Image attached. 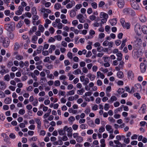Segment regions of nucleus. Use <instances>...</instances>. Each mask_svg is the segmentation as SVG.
Here are the masks:
<instances>
[{
  "instance_id": "nucleus-37",
  "label": "nucleus",
  "mask_w": 147,
  "mask_h": 147,
  "mask_svg": "<svg viewBox=\"0 0 147 147\" xmlns=\"http://www.w3.org/2000/svg\"><path fill=\"white\" fill-rule=\"evenodd\" d=\"M133 74L131 71H129L128 72V77L132 78L133 77Z\"/></svg>"
},
{
  "instance_id": "nucleus-46",
  "label": "nucleus",
  "mask_w": 147,
  "mask_h": 147,
  "mask_svg": "<svg viewBox=\"0 0 147 147\" xmlns=\"http://www.w3.org/2000/svg\"><path fill=\"white\" fill-rule=\"evenodd\" d=\"M80 127L82 129H85L87 128V125L86 124H82L80 126Z\"/></svg>"
},
{
  "instance_id": "nucleus-52",
  "label": "nucleus",
  "mask_w": 147,
  "mask_h": 147,
  "mask_svg": "<svg viewBox=\"0 0 147 147\" xmlns=\"http://www.w3.org/2000/svg\"><path fill=\"white\" fill-rule=\"evenodd\" d=\"M135 38L136 39V40H135L134 42H136H136H138L139 43H140L141 44L142 42V40L140 38H138L136 36L135 37Z\"/></svg>"
},
{
  "instance_id": "nucleus-4",
  "label": "nucleus",
  "mask_w": 147,
  "mask_h": 147,
  "mask_svg": "<svg viewBox=\"0 0 147 147\" xmlns=\"http://www.w3.org/2000/svg\"><path fill=\"white\" fill-rule=\"evenodd\" d=\"M140 28L141 26L139 24H136L135 26L134 30L138 36L140 35L141 34L139 32L140 31Z\"/></svg>"
},
{
  "instance_id": "nucleus-24",
  "label": "nucleus",
  "mask_w": 147,
  "mask_h": 147,
  "mask_svg": "<svg viewBox=\"0 0 147 147\" xmlns=\"http://www.w3.org/2000/svg\"><path fill=\"white\" fill-rule=\"evenodd\" d=\"M136 44V42H134V47L135 49H138L140 48V46L141 45V44L137 42Z\"/></svg>"
},
{
  "instance_id": "nucleus-27",
  "label": "nucleus",
  "mask_w": 147,
  "mask_h": 147,
  "mask_svg": "<svg viewBox=\"0 0 147 147\" xmlns=\"http://www.w3.org/2000/svg\"><path fill=\"white\" fill-rule=\"evenodd\" d=\"M9 71L8 69H2L0 71V73L2 75H3L9 72Z\"/></svg>"
},
{
  "instance_id": "nucleus-43",
  "label": "nucleus",
  "mask_w": 147,
  "mask_h": 147,
  "mask_svg": "<svg viewBox=\"0 0 147 147\" xmlns=\"http://www.w3.org/2000/svg\"><path fill=\"white\" fill-rule=\"evenodd\" d=\"M124 64V63L123 61H120L119 63V65H118V66L119 67H120L121 69H123V65Z\"/></svg>"
},
{
  "instance_id": "nucleus-8",
  "label": "nucleus",
  "mask_w": 147,
  "mask_h": 147,
  "mask_svg": "<svg viewBox=\"0 0 147 147\" xmlns=\"http://www.w3.org/2000/svg\"><path fill=\"white\" fill-rule=\"evenodd\" d=\"M35 121L37 124V127L38 131H39L41 129V122L40 119L38 118L35 119Z\"/></svg>"
},
{
  "instance_id": "nucleus-15",
  "label": "nucleus",
  "mask_w": 147,
  "mask_h": 147,
  "mask_svg": "<svg viewBox=\"0 0 147 147\" xmlns=\"http://www.w3.org/2000/svg\"><path fill=\"white\" fill-rule=\"evenodd\" d=\"M69 15L71 18L75 17L76 15V12L75 10L74 9L71 10L70 11Z\"/></svg>"
},
{
  "instance_id": "nucleus-39",
  "label": "nucleus",
  "mask_w": 147,
  "mask_h": 147,
  "mask_svg": "<svg viewBox=\"0 0 147 147\" xmlns=\"http://www.w3.org/2000/svg\"><path fill=\"white\" fill-rule=\"evenodd\" d=\"M31 13L33 15L37 14V11L36 7H33L32 9Z\"/></svg>"
},
{
  "instance_id": "nucleus-21",
  "label": "nucleus",
  "mask_w": 147,
  "mask_h": 147,
  "mask_svg": "<svg viewBox=\"0 0 147 147\" xmlns=\"http://www.w3.org/2000/svg\"><path fill=\"white\" fill-rule=\"evenodd\" d=\"M6 85L4 82H0V89H4L6 88Z\"/></svg>"
},
{
  "instance_id": "nucleus-19",
  "label": "nucleus",
  "mask_w": 147,
  "mask_h": 147,
  "mask_svg": "<svg viewBox=\"0 0 147 147\" xmlns=\"http://www.w3.org/2000/svg\"><path fill=\"white\" fill-rule=\"evenodd\" d=\"M87 76L88 77L91 81H92L94 80L95 76L94 75H92L90 73L88 74L87 75Z\"/></svg>"
},
{
  "instance_id": "nucleus-62",
  "label": "nucleus",
  "mask_w": 147,
  "mask_h": 147,
  "mask_svg": "<svg viewBox=\"0 0 147 147\" xmlns=\"http://www.w3.org/2000/svg\"><path fill=\"white\" fill-rule=\"evenodd\" d=\"M105 4V3L103 1H101L98 4V7H102Z\"/></svg>"
},
{
  "instance_id": "nucleus-51",
  "label": "nucleus",
  "mask_w": 147,
  "mask_h": 147,
  "mask_svg": "<svg viewBox=\"0 0 147 147\" xmlns=\"http://www.w3.org/2000/svg\"><path fill=\"white\" fill-rule=\"evenodd\" d=\"M134 95L135 97L137 98L139 100L141 98V96L139 93H135L134 94Z\"/></svg>"
},
{
  "instance_id": "nucleus-44",
  "label": "nucleus",
  "mask_w": 147,
  "mask_h": 147,
  "mask_svg": "<svg viewBox=\"0 0 147 147\" xmlns=\"http://www.w3.org/2000/svg\"><path fill=\"white\" fill-rule=\"evenodd\" d=\"M68 111L70 113H72L73 114H75L77 112L76 110H74L72 108H69L68 110Z\"/></svg>"
},
{
  "instance_id": "nucleus-30",
  "label": "nucleus",
  "mask_w": 147,
  "mask_h": 147,
  "mask_svg": "<svg viewBox=\"0 0 147 147\" xmlns=\"http://www.w3.org/2000/svg\"><path fill=\"white\" fill-rule=\"evenodd\" d=\"M115 143L116 144L117 147H122V144L118 140H114Z\"/></svg>"
},
{
  "instance_id": "nucleus-23",
  "label": "nucleus",
  "mask_w": 147,
  "mask_h": 147,
  "mask_svg": "<svg viewBox=\"0 0 147 147\" xmlns=\"http://www.w3.org/2000/svg\"><path fill=\"white\" fill-rule=\"evenodd\" d=\"M73 74L75 75H78L79 74H82H82V71L81 70L79 69H77L75 70L73 72Z\"/></svg>"
},
{
  "instance_id": "nucleus-49",
  "label": "nucleus",
  "mask_w": 147,
  "mask_h": 147,
  "mask_svg": "<svg viewBox=\"0 0 147 147\" xmlns=\"http://www.w3.org/2000/svg\"><path fill=\"white\" fill-rule=\"evenodd\" d=\"M110 108V106L107 103L105 104L104 106V109L105 111H107Z\"/></svg>"
},
{
  "instance_id": "nucleus-13",
  "label": "nucleus",
  "mask_w": 147,
  "mask_h": 147,
  "mask_svg": "<svg viewBox=\"0 0 147 147\" xmlns=\"http://www.w3.org/2000/svg\"><path fill=\"white\" fill-rule=\"evenodd\" d=\"M134 87L135 88V89L138 92L140 91L142 89L141 85L139 84H135Z\"/></svg>"
},
{
  "instance_id": "nucleus-12",
  "label": "nucleus",
  "mask_w": 147,
  "mask_h": 147,
  "mask_svg": "<svg viewBox=\"0 0 147 147\" xmlns=\"http://www.w3.org/2000/svg\"><path fill=\"white\" fill-rule=\"evenodd\" d=\"M83 15L81 14H79L77 16V18L79 20V22L82 23H83L84 22L85 20L83 18Z\"/></svg>"
},
{
  "instance_id": "nucleus-60",
  "label": "nucleus",
  "mask_w": 147,
  "mask_h": 147,
  "mask_svg": "<svg viewBox=\"0 0 147 147\" xmlns=\"http://www.w3.org/2000/svg\"><path fill=\"white\" fill-rule=\"evenodd\" d=\"M25 111L24 109H20L19 111V113L20 115H23L25 113Z\"/></svg>"
},
{
  "instance_id": "nucleus-47",
  "label": "nucleus",
  "mask_w": 147,
  "mask_h": 147,
  "mask_svg": "<svg viewBox=\"0 0 147 147\" xmlns=\"http://www.w3.org/2000/svg\"><path fill=\"white\" fill-rule=\"evenodd\" d=\"M4 79L5 80L7 81H9L10 80V77L9 74L5 75L4 77Z\"/></svg>"
},
{
  "instance_id": "nucleus-48",
  "label": "nucleus",
  "mask_w": 147,
  "mask_h": 147,
  "mask_svg": "<svg viewBox=\"0 0 147 147\" xmlns=\"http://www.w3.org/2000/svg\"><path fill=\"white\" fill-rule=\"evenodd\" d=\"M55 38H57V39L58 41H60L62 39V36L60 35H58L54 36Z\"/></svg>"
},
{
  "instance_id": "nucleus-57",
  "label": "nucleus",
  "mask_w": 147,
  "mask_h": 147,
  "mask_svg": "<svg viewBox=\"0 0 147 147\" xmlns=\"http://www.w3.org/2000/svg\"><path fill=\"white\" fill-rule=\"evenodd\" d=\"M139 141H142L144 143H146L147 142V138H138Z\"/></svg>"
},
{
  "instance_id": "nucleus-63",
  "label": "nucleus",
  "mask_w": 147,
  "mask_h": 147,
  "mask_svg": "<svg viewBox=\"0 0 147 147\" xmlns=\"http://www.w3.org/2000/svg\"><path fill=\"white\" fill-rule=\"evenodd\" d=\"M97 84L98 86H101L102 84V82L100 80H98L97 81Z\"/></svg>"
},
{
  "instance_id": "nucleus-58",
  "label": "nucleus",
  "mask_w": 147,
  "mask_h": 147,
  "mask_svg": "<svg viewBox=\"0 0 147 147\" xmlns=\"http://www.w3.org/2000/svg\"><path fill=\"white\" fill-rule=\"evenodd\" d=\"M124 91L125 90L123 88H119L118 90V93L120 94L123 93Z\"/></svg>"
},
{
  "instance_id": "nucleus-20",
  "label": "nucleus",
  "mask_w": 147,
  "mask_h": 147,
  "mask_svg": "<svg viewBox=\"0 0 147 147\" xmlns=\"http://www.w3.org/2000/svg\"><path fill=\"white\" fill-rule=\"evenodd\" d=\"M116 55L117 57V60L118 61H120L122 59V54L120 52H118L116 54Z\"/></svg>"
},
{
  "instance_id": "nucleus-2",
  "label": "nucleus",
  "mask_w": 147,
  "mask_h": 147,
  "mask_svg": "<svg viewBox=\"0 0 147 147\" xmlns=\"http://www.w3.org/2000/svg\"><path fill=\"white\" fill-rule=\"evenodd\" d=\"M15 25L14 22H12L9 24H6L5 25V27L7 30L11 31L13 30V27Z\"/></svg>"
},
{
  "instance_id": "nucleus-36",
  "label": "nucleus",
  "mask_w": 147,
  "mask_h": 147,
  "mask_svg": "<svg viewBox=\"0 0 147 147\" xmlns=\"http://www.w3.org/2000/svg\"><path fill=\"white\" fill-rule=\"evenodd\" d=\"M110 23L112 26H114L117 23V21L115 19H113L110 21Z\"/></svg>"
},
{
  "instance_id": "nucleus-26",
  "label": "nucleus",
  "mask_w": 147,
  "mask_h": 147,
  "mask_svg": "<svg viewBox=\"0 0 147 147\" xmlns=\"http://www.w3.org/2000/svg\"><path fill=\"white\" fill-rule=\"evenodd\" d=\"M142 31L144 34H147V27L145 25H143L142 27Z\"/></svg>"
},
{
  "instance_id": "nucleus-17",
  "label": "nucleus",
  "mask_w": 147,
  "mask_h": 147,
  "mask_svg": "<svg viewBox=\"0 0 147 147\" xmlns=\"http://www.w3.org/2000/svg\"><path fill=\"white\" fill-rule=\"evenodd\" d=\"M97 78H98L99 77L100 78L103 79L105 77V75L102 73H101L100 71H98L97 72Z\"/></svg>"
},
{
  "instance_id": "nucleus-42",
  "label": "nucleus",
  "mask_w": 147,
  "mask_h": 147,
  "mask_svg": "<svg viewBox=\"0 0 147 147\" xmlns=\"http://www.w3.org/2000/svg\"><path fill=\"white\" fill-rule=\"evenodd\" d=\"M14 47V49L15 50H17L19 48L20 45L18 43L16 42L15 44Z\"/></svg>"
},
{
  "instance_id": "nucleus-9",
  "label": "nucleus",
  "mask_w": 147,
  "mask_h": 147,
  "mask_svg": "<svg viewBox=\"0 0 147 147\" xmlns=\"http://www.w3.org/2000/svg\"><path fill=\"white\" fill-rule=\"evenodd\" d=\"M18 10L15 12V14L17 15H20L22 14L24 8L21 6H19L18 8Z\"/></svg>"
},
{
  "instance_id": "nucleus-6",
  "label": "nucleus",
  "mask_w": 147,
  "mask_h": 147,
  "mask_svg": "<svg viewBox=\"0 0 147 147\" xmlns=\"http://www.w3.org/2000/svg\"><path fill=\"white\" fill-rule=\"evenodd\" d=\"M118 7L120 8H122L125 5L124 0H117Z\"/></svg>"
},
{
  "instance_id": "nucleus-38",
  "label": "nucleus",
  "mask_w": 147,
  "mask_h": 147,
  "mask_svg": "<svg viewBox=\"0 0 147 147\" xmlns=\"http://www.w3.org/2000/svg\"><path fill=\"white\" fill-rule=\"evenodd\" d=\"M13 65V61H8L7 64V66L8 68L11 67Z\"/></svg>"
},
{
  "instance_id": "nucleus-33",
  "label": "nucleus",
  "mask_w": 147,
  "mask_h": 147,
  "mask_svg": "<svg viewBox=\"0 0 147 147\" xmlns=\"http://www.w3.org/2000/svg\"><path fill=\"white\" fill-rule=\"evenodd\" d=\"M75 93V91L72 90H70L69 92H67L66 94V95L67 96H68L69 95H74Z\"/></svg>"
},
{
  "instance_id": "nucleus-56",
  "label": "nucleus",
  "mask_w": 147,
  "mask_h": 147,
  "mask_svg": "<svg viewBox=\"0 0 147 147\" xmlns=\"http://www.w3.org/2000/svg\"><path fill=\"white\" fill-rule=\"evenodd\" d=\"M92 94V92H86L85 94L83 96L84 97L85 96H90Z\"/></svg>"
},
{
  "instance_id": "nucleus-45",
  "label": "nucleus",
  "mask_w": 147,
  "mask_h": 147,
  "mask_svg": "<svg viewBox=\"0 0 147 147\" xmlns=\"http://www.w3.org/2000/svg\"><path fill=\"white\" fill-rule=\"evenodd\" d=\"M105 140L102 139L100 140V142L101 144V145H100L101 147H105Z\"/></svg>"
},
{
  "instance_id": "nucleus-18",
  "label": "nucleus",
  "mask_w": 147,
  "mask_h": 147,
  "mask_svg": "<svg viewBox=\"0 0 147 147\" xmlns=\"http://www.w3.org/2000/svg\"><path fill=\"white\" fill-rule=\"evenodd\" d=\"M100 16L101 18H107L108 17V15L107 14L103 12L100 13Z\"/></svg>"
},
{
  "instance_id": "nucleus-29",
  "label": "nucleus",
  "mask_w": 147,
  "mask_h": 147,
  "mask_svg": "<svg viewBox=\"0 0 147 147\" xmlns=\"http://www.w3.org/2000/svg\"><path fill=\"white\" fill-rule=\"evenodd\" d=\"M38 29L41 32H43L44 31L45 28L42 25L40 24L38 26Z\"/></svg>"
},
{
  "instance_id": "nucleus-16",
  "label": "nucleus",
  "mask_w": 147,
  "mask_h": 147,
  "mask_svg": "<svg viewBox=\"0 0 147 147\" xmlns=\"http://www.w3.org/2000/svg\"><path fill=\"white\" fill-rule=\"evenodd\" d=\"M37 30V27L36 26H33L32 28H31L29 32L30 35H32L33 32H35Z\"/></svg>"
},
{
  "instance_id": "nucleus-3",
  "label": "nucleus",
  "mask_w": 147,
  "mask_h": 147,
  "mask_svg": "<svg viewBox=\"0 0 147 147\" xmlns=\"http://www.w3.org/2000/svg\"><path fill=\"white\" fill-rule=\"evenodd\" d=\"M2 39L3 41V46L4 47H7L9 44V40L8 38L4 39V38H3L1 37H0V41L2 42L1 40Z\"/></svg>"
},
{
  "instance_id": "nucleus-22",
  "label": "nucleus",
  "mask_w": 147,
  "mask_h": 147,
  "mask_svg": "<svg viewBox=\"0 0 147 147\" xmlns=\"http://www.w3.org/2000/svg\"><path fill=\"white\" fill-rule=\"evenodd\" d=\"M63 129L65 130H66L69 133H71L72 131V129L71 127H68L67 126H65L64 127Z\"/></svg>"
},
{
  "instance_id": "nucleus-7",
  "label": "nucleus",
  "mask_w": 147,
  "mask_h": 147,
  "mask_svg": "<svg viewBox=\"0 0 147 147\" xmlns=\"http://www.w3.org/2000/svg\"><path fill=\"white\" fill-rule=\"evenodd\" d=\"M132 7L135 9L139 10L140 9V7L137 2L133 1L131 3Z\"/></svg>"
},
{
  "instance_id": "nucleus-40",
  "label": "nucleus",
  "mask_w": 147,
  "mask_h": 147,
  "mask_svg": "<svg viewBox=\"0 0 147 147\" xmlns=\"http://www.w3.org/2000/svg\"><path fill=\"white\" fill-rule=\"evenodd\" d=\"M15 58L18 60H20L23 59V57L22 55H17L16 56Z\"/></svg>"
},
{
  "instance_id": "nucleus-28",
  "label": "nucleus",
  "mask_w": 147,
  "mask_h": 147,
  "mask_svg": "<svg viewBox=\"0 0 147 147\" xmlns=\"http://www.w3.org/2000/svg\"><path fill=\"white\" fill-rule=\"evenodd\" d=\"M11 101V100L10 98H6L4 100L6 104H9Z\"/></svg>"
},
{
  "instance_id": "nucleus-61",
  "label": "nucleus",
  "mask_w": 147,
  "mask_h": 147,
  "mask_svg": "<svg viewBox=\"0 0 147 147\" xmlns=\"http://www.w3.org/2000/svg\"><path fill=\"white\" fill-rule=\"evenodd\" d=\"M108 119L109 121L111 122L112 123H114L115 122V120L111 117H109Z\"/></svg>"
},
{
  "instance_id": "nucleus-1",
  "label": "nucleus",
  "mask_w": 147,
  "mask_h": 147,
  "mask_svg": "<svg viewBox=\"0 0 147 147\" xmlns=\"http://www.w3.org/2000/svg\"><path fill=\"white\" fill-rule=\"evenodd\" d=\"M123 12L125 14L132 16H134L135 14L134 11H133L131 9L128 8H125L123 9Z\"/></svg>"
},
{
  "instance_id": "nucleus-31",
  "label": "nucleus",
  "mask_w": 147,
  "mask_h": 147,
  "mask_svg": "<svg viewBox=\"0 0 147 147\" xmlns=\"http://www.w3.org/2000/svg\"><path fill=\"white\" fill-rule=\"evenodd\" d=\"M61 7V4L58 3H55L54 5V8L57 10H58Z\"/></svg>"
},
{
  "instance_id": "nucleus-25",
  "label": "nucleus",
  "mask_w": 147,
  "mask_h": 147,
  "mask_svg": "<svg viewBox=\"0 0 147 147\" xmlns=\"http://www.w3.org/2000/svg\"><path fill=\"white\" fill-rule=\"evenodd\" d=\"M117 100V97L115 96H112L111 97L110 100L108 101V102L111 103H112L114 101L116 100Z\"/></svg>"
},
{
  "instance_id": "nucleus-50",
  "label": "nucleus",
  "mask_w": 147,
  "mask_h": 147,
  "mask_svg": "<svg viewBox=\"0 0 147 147\" xmlns=\"http://www.w3.org/2000/svg\"><path fill=\"white\" fill-rule=\"evenodd\" d=\"M59 134L60 135H63L65 133V130L60 129L58 131Z\"/></svg>"
},
{
  "instance_id": "nucleus-55",
  "label": "nucleus",
  "mask_w": 147,
  "mask_h": 147,
  "mask_svg": "<svg viewBox=\"0 0 147 147\" xmlns=\"http://www.w3.org/2000/svg\"><path fill=\"white\" fill-rule=\"evenodd\" d=\"M140 20L141 22H144L146 21V19L145 17L142 16L140 18Z\"/></svg>"
},
{
  "instance_id": "nucleus-32",
  "label": "nucleus",
  "mask_w": 147,
  "mask_h": 147,
  "mask_svg": "<svg viewBox=\"0 0 147 147\" xmlns=\"http://www.w3.org/2000/svg\"><path fill=\"white\" fill-rule=\"evenodd\" d=\"M38 38V37L36 35L33 36L32 37V39L33 42L34 43H36V42Z\"/></svg>"
},
{
  "instance_id": "nucleus-54",
  "label": "nucleus",
  "mask_w": 147,
  "mask_h": 147,
  "mask_svg": "<svg viewBox=\"0 0 147 147\" xmlns=\"http://www.w3.org/2000/svg\"><path fill=\"white\" fill-rule=\"evenodd\" d=\"M122 110V107L118 108L114 111V113H117L119 111H121Z\"/></svg>"
},
{
  "instance_id": "nucleus-14",
  "label": "nucleus",
  "mask_w": 147,
  "mask_h": 147,
  "mask_svg": "<svg viewBox=\"0 0 147 147\" xmlns=\"http://www.w3.org/2000/svg\"><path fill=\"white\" fill-rule=\"evenodd\" d=\"M106 130L109 131L110 133H112L113 132V129L112 128V127L109 125H107L105 127Z\"/></svg>"
},
{
  "instance_id": "nucleus-10",
  "label": "nucleus",
  "mask_w": 147,
  "mask_h": 147,
  "mask_svg": "<svg viewBox=\"0 0 147 147\" xmlns=\"http://www.w3.org/2000/svg\"><path fill=\"white\" fill-rule=\"evenodd\" d=\"M146 65L144 63H141L140 65L141 71L142 73H144L146 70Z\"/></svg>"
},
{
  "instance_id": "nucleus-35",
  "label": "nucleus",
  "mask_w": 147,
  "mask_h": 147,
  "mask_svg": "<svg viewBox=\"0 0 147 147\" xmlns=\"http://www.w3.org/2000/svg\"><path fill=\"white\" fill-rule=\"evenodd\" d=\"M24 23V22L22 21H20L18 24L16 25V27L18 28H20L22 26L23 24Z\"/></svg>"
},
{
  "instance_id": "nucleus-64",
  "label": "nucleus",
  "mask_w": 147,
  "mask_h": 147,
  "mask_svg": "<svg viewBox=\"0 0 147 147\" xmlns=\"http://www.w3.org/2000/svg\"><path fill=\"white\" fill-rule=\"evenodd\" d=\"M42 54L44 56H47L49 54V52L48 51H42Z\"/></svg>"
},
{
  "instance_id": "nucleus-34",
  "label": "nucleus",
  "mask_w": 147,
  "mask_h": 147,
  "mask_svg": "<svg viewBox=\"0 0 147 147\" xmlns=\"http://www.w3.org/2000/svg\"><path fill=\"white\" fill-rule=\"evenodd\" d=\"M117 75L118 77L120 78H122L123 77V73L121 71L118 72L117 73Z\"/></svg>"
},
{
  "instance_id": "nucleus-59",
  "label": "nucleus",
  "mask_w": 147,
  "mask_h": 147,
  "mask_svg": "<svg viewBox=\"0 0 147 147\" xmlns=\"http://www.w3.org/2000/svg\"><path fill=\"white\" fill-rule=\"evenodd\" d=\"M55 85L56 86H60V83L59 81L56 80L54 82Z\"/></svg>"
},
{
  "instance_id": "nucleus-53",
  "label": "nucleus",
  "mask_w": 147,
  "mask_h": 147,
  "mask_svg": "<svg viewBox=\"0 0 147 147\" xmlns=\"http://www.w3.org/2000/svg\"><path fill=\"white\" fill-rule=\"evenodd\" d=\"M91 6L94 9H96L97 8V4L95 2H93L91 3Z\"/></svg>"
},
{
  "instance_id": "nucleus-11",
  "label": "nucleus",
  "mask_w": 147,
  "mask_h": 147,
  "mask_svg": "<svg viewBox=\"0 0 147 147\" xmlns=\"http://www.w3.org/2000/svg\"><path fill=\"white\" fill-rule=\"evenodd\" d=\"M61 140H59L58 141H55L53 143V144L55 145H61L63 144V142L62 140L63 141L67 140V138H61Z\"/></svg>"
},
{
  "instance_id": "nucleus-5",
  "label": "nucleus",
  "mask_w": 147,
  "mask_h": 147,
  "mask_svg": "<svg viewBox=\"0 0 147 147\" xmlns=\"http://www.w3.org/2000/svg\"><path fill=\"white\" fill-rule=\"evenodd\" d=\"M121 23L124 28H126L127 29H129L130 28V24L128 23H125V21L123 19L120 20Z\"/></svg>"
},
{
  "instance_id": "nucleus-41",
  "label": "nucleus",
  "mask_w": 147,
  "mask_h": 147,
  "mask_svg": "<svg viewBox=\"0 0 147 147\" xmlns=\"http://www.w3.org/2000/svg\"><path fill=\"white\" fill-rule=\"evenodd\" d=\"M84 92V88H82L81 90H78L77 91V93L79 95H82Z\"/></svg>"
}]
</instances>
